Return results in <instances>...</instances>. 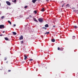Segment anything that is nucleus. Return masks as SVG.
Returning a JSON list of instances; mask_svg holds the SVG:
<instances>
[{
	"label": "nucleus",
	"mask_w": 78,
	"mask_h": 78,
	"mask_svg": "<svg viewBox=\"0 0 78 78\" xmlns=\"http://www.w3.org/2000/svg\"><path fill=\"white\" fill-rule=\"evenodd\" d=\"M38 20L39 22H41V23H42V22H43V19H42V18H40L38 19Z\"/></svg>",
	"instance_id": "f257e3e1"
},
{
	"label": "nucleus",
	"mask_w": 78,
	"mask_h": 78,
	"mask_svg": "<svg viewBox=\"0 0 78 78\" xmlns=\"http://www.w3.org/2000/svg\"><path fill=\"white\" fill-rule=\"evenodd\" d=\"M5 28V26L4 25H0V29H2V28Z\"/></svg>",
	"instance_id": "f03ea898"
},
{
	"label": "nucleus",
	"mask_w": 78,
	"mask_h": 78,
	"mask_svg": "<svg viewBox=\"0 0 78 78\" xmlns=\"http://www.w3.org/2000/svg\"><path fill=\"white\" fill-rule=\"evenodd\" d=\"M6 3L7 4V5L9 6H10L11 5V3L8 1H6Z\"/></svg>",
	"instance_id": "7ed1b4c3"
},
{
	"label": "nucleus",
	"mask_w": 78,
	"mask_h": 78,
	"mask_svg": "<svg viewBox=\"0 0 78 78\" xmlns=\"http://www.w3.org/2000/svg\"><path fill=\"white\" fill-rule=\"evenodd\" d=\"M23 39V36L21 35V37H20V40H22Z\"/></svg>",
	"instance_id": "20e7f679"
},
{
	"label": "nucleus",
	"mask_w": 78,
	"mask_h": 78,
	"mask_svg": "<svg viewBox=\"0 0 78 78\" xmlns=\"http://www.w3.org/2000/svg\"><path fill=\"white\" fill-rule=\"evenodd\" d=\"M27 59V56H26V55H24V60H26Z\"/></svg>",
	"instance_id": "39448f33"
},
{
	"label": "nucleus",
	"mask_w": 78,
	"mask_h": 78,
	"mask_svg": "<svg viewBox=\"0 0 78 78\" xmlns=\"http://www.w3.org/2000/svg\"><path fill=\"white\" fill-rule=\"evenodd\" d=\"M33 20H34V21H35V22H38V21L37 20H36V18H33Z\"/></svg>",
	"instance_id": "423d86ee"
},
{
	"label": "nucleus",
	"mask_w": 78,
	"mask_h": 78,
	"mask_svg": "<svg viewBox=\"0 0 78 78\" xmlns=\"http://www.w3.org/2000/svg\"><path fill=\"white\" fill-rule=\"evenodd\" d=\"M51 41L52 42H55V40L54 39H52Z\"/></svg>",
	"instance_id": "0eeeda50"
},
{
	"label": "nucleus",
	"mask_w": 78,
	"mask_h": 78,
	"mask_svg": "<svg viewBox=\"0 0 78 78\" xmlns=\"http://www.w3.org/2000/svg\"><path fill=\"white\" fill-rule=\"evenodd\" d=\"M41 11L42 12H44V11H45V9L44 8H42L41 9Z\"/></svg>",
	"instance_id": "6e6552de"
},
{
	"label": "nucleus",
	"mask_w": 78,
	"mask_h": 78,
	"mask_svg": "<svg viewBox=\"0 0 78 78\" xmlns=\"http://www.w3.org/2000/svg\"><path fill=\"white\" fill-rule=\"evenodd\" d=\"M5 40H6V41H8L9 40V38H8L7 37H6L5 38Z\"/></svg>",
	"instance_id": "1a4fd4ad"
},
{
	"label": "nucleus",
	"mask_w": 78,
	"mask_h": 78,
	"mask_svg": "<svg viewBox=\"0 0 78 78\" xmlns=\"http://www.w3.org/2000/svg\"><path fill=\"white\" fill-rule=\"evenodd\" d=\"M12 33L14 35H16L17 34V33H16V32H13Z\"/></svg>",
	"instance_id": "9d476101"
},
{
	"label": "nucleus",
	"mask_w": 78,
	"mask_h": 78,
	"mask_svg": "<svg viewBox=\"0 0 78 78\" xmlns=\"http://www.w3.org/2000/svg\"><path fill=\"white\" fill-rule=\"evenodd\" d=\"M37 0H32V2L33 3H36V1Z\"/></svg>",
	"instance_id": "9b49d317"
},
{
	"label": "nucleus",
	"mask_w": 78,
	"mask_h": 78,
	"mask_svg": "<svg viewBox=\"0 0 78 78\" xmlns=\"http://www.w3.org/2000/svg\"><path fill=\"white\" fill-rule=\"evenodd\" d=\"M50 34V32H46L44 34Z\"/></svg>",
	"instance_id": "f8f14e48"
},
{
	"label": "nucleus",
	"mask_w": 78,
	"mask_h": 78,
	"mask_svg": "<svg viewBox=\"0 0 78 78\" xmlns=\"http://www.w3.org/2000/svg\"><path fill=\"white\" fill-rule=\"evenodd\" d=\"M8 22L9 23L10 25H11L12 24L11 22L9 20L8 21Z\"/></svg>",
	"instance_id": "ddd939ff"
},
{
	"label": "nucleus",
	"mask_w": 78,
	"mask_h": 78,
	"mask_svg": "<svg viewBox=\"0 0 78 78\" xmlns=\"http://www.w3.org/2000/svg\"><path fill=\"white\" fill-rule=\"evenodd\" d=\"M45 27H48V24H46L45 25Z\"/></svg>",
	"instance_id": "4468645a"
},
{
	"label": "nucleus",
	"mask_w": 78,
	"mask_h": 78,
	"mask_svg": "<svg viewBox=\"0 0 78 78\" xmlns=\"http://www.w3.org/2000/svg\"><path fill=\"white\" fill-rule=\"evenodd\" d=\"M60 51H62L63 50V48H61L60 49Z\"/></svg>",
	"instance_id": "2eb2a0df"
},
{
	"label": "nucleus",
	"mask_w": 78,
	"mask_h": 78,
	"mask_svg": "<svg viewBox=\"0 0 78 78\" xmlns=\"http://www.w3.org/2000/svg\"><path fill=\"white\" fill-rule=\"evenodd\" d=\"M34 13H35V14H37V12L36 10L34 11Z\"/></svg>",
	"instance_id": "dca6fc26"
},
{
	"label": "nucleus",
	"mask_w": 78,
	"mask_h": 78,
	"mask_svg": "<svg viewBox=\"0 0 78 78\" xmlns=\"http://www.w3.org/2000/svg\"><path fill=\"white\" fill-rule=\"evenodd\" d=\"M75 39V37L74 36L73 37V39Z\"/></svg>",
	"instance_id": "f3484780"
},
{
	"label": "nucleus",
	"mask_w": 78,
	"mask_h": 78,
	"mask_svg": "<svg viewBox=\"0 0 78 78\" xmlns=\"http://www.w3.org/2000/svg\"><path fill=\"white\" fill-rule=\"evenodd\" d=\"M7 59V58L6 57H5L4 58V61H6Z\"/></svg>",
	"instance_id": "a211bd4d"
},
{
	"label": "nucleus",
	"mask_w": 78,
	"mask_h": 78,
	"mask_svg": "<svg viewBox=\"0 0 78 78\" xmlns=\"http://www.w3.org/2000/svg\"><path fill=\"white\" fill-rule=\"evenodd\" d=\"M30 61H33V59H30L29 60Z\"/></svg>",
	"instance_id": "6ab92c4d"
},
{
	"label": "nucleus",
	"mask_w": 78,
	"mask_h": 78,
	"mask_svg": "<svg viewBox=\"0 0 78 78\" xmlns=\"http://www.w3.org/2000/svg\"><path fill=\"white\" fill-rule=\"evenodd\" d=\"M27 7H28V6H25L24 7V8L26 9V8H27Z\"/></svg>",
	"instance_id": "aec40b11"
},
{
	"label": "nucleus",
	"mask_w": 78,
	"mask_h": 78,
	"mask_svg": "<svg viewBox=\"0 0 78 78\" xmlns=\"http://www.w3.org/2000/svg\"><path fill=\"white\" fill-rule=\"evenodd\" d=\"M4 17H5V16H2L1 17V19H4Z\"/></svg>",
	"instance_id": "412c9836"
},
{
	"label": "nucleus",
	"mask_w": 78,
	"mask_h": 78,
	"mask_svg": "<svg viewBox=\"0 0 78 78\" xmlns=\"http://www.w3.org/2000/svg\"><path fill=\"white\" fill-rule=\"evenodd\" d=\"M74 28H77V27L76 26H75L74 27Z\"/></svg>",
	"instance_id": "4be33fe9"
},
{
	"label": "nucleus",
	"mask_w": 78,
	"mask_h": 78,
	"mask_svg": "<svg viewBox=\"0 0 78 78\" xmlns=\"http://www.w3.org/2000/svg\"><path fill=\"white\" fill-rule=\"evenodd\" d=\"M21 43L22 44H23V41H21Z\"/></svg>",
	"instance_id": "5701e85b"
},
{
	"label": "nucleus",
	"mask_w": 78,
	"mask_h": 78,
	"mask_svg": "<svg viewBox=\"0 0 78 78\" xmlns=\"http://www.w3.org/2000/svg\"><path fill=\"white\" fill-rule=\"evenodd\" d=\"M60 48L59 47H58V50H60Z\"/></svg>",
	"instance_id": "b1692460"
},
{
	"label": "nucleus",
	"mask_w": 78,
	"mask_h": 78,
	"mask_svg": "<svg viewBox=\"0 0 78 78\" xmlns=\"http://www.w3.org/2000/svg\"><path fill=\"white\" fill-rule=\"evenodd\" d=\"M13 2H16V0H15L14 1H13Z\"/></svg>",
	"instance_id": "393cba45"
},
{
	"label": "nucleus",
	"mask_w": 78,
	"mask_h": 78,
	"mask_svg": "<svg viewBox=\"0 0 78 78\" xmlns=\"http://www.w3.org/2000/svg\"><path fill=\"white\" fill-rule=\"evenodd\" d=\"M29 17H32V16H31V15H30Z\"/></svg>",
	"instance_id": "a878e982"
},
{
	"label": "nucleus",
	"mask_w": 78,
	"mask_h": 78,
	"mask_svg": "<svg viewBox=\"0 0 78 78\" xmlns=\"http://www.w3.org/2000/svg\"><path fill=\"white\" fill-rule=\"evenodd\" d=\"M13 26H14V27H16V24H14V25H13Z\"/></svg>",
	"instance_id": "bb28decb"
},
{
	"label": "nucleus",
	"mask_w": 78,
	"mask_h": 78,
	"mask_svg": "<svg viewBox=\"0 0 78 78\" xmlns=\"http://www.w3.org/2000/svg\"><path fill=\"white\" fill-rule=\"evenodd\" d=\"M8 71L9 72H11V70H9Z\"/></svg>",
	"instance_id": "cd10ccee"
},
{
	"label": "nucleus",
	"mask_w": 78,
	"mask_h": 78,
	"mask_svg": "<svg viewBox=\"0 0 78 78\" xmlns=\"http://www.w3.org/2000/svg\"><path fill=\"white\" fill-rule=\"evenodd\" d=\"M69 6V4H67L66 5V6Z\"/></svg>",
	"instance_id": "c85d7f7f"
},
{
	"label": "nucleus",
	"mask_w": 78,
	"mask_h": 78,
	"mask_svg": "<svg viewBox=\"0 0 78 78\" xmlns=\"http://www.w3.org/2000/svg\"><path fill=\"white\" fill-rule=\"evenodd\" d=\"M3 36V34L0 35V36Z\"/></svg>",
	"instance_id": "c756f323"
},
{
	"label": "nucleus",
	"mask_w": 78,
	"mask_h": 78,
	"mask_svg": "<svg viewBox=\"0 0 78 78\" xmlns=\"http://www.w3.org/2000/svg\"><path fill=\"white\" fill-rule=\"evenodd\" d=\"M64 4H63L62 5V7H63V6H64Z\"/></svg>",
	"instance_id": "7c9ffc66"
},
{
	"label": "nucleus",
	"mask_w": 78,
	"mask_h": 78,
	"mask_svg": "<svg viewBox=\"0 0 78 78\" xmlns=\"http://www.w3.org/2000/svg\"><path fill=\"white\" fill-rule=\"evenodd\" d=\"M5 31H3V33H5Z\"/></svg>",
	"instance_id": "2f4dec72"
},
{
	"label": "nucleus",
	"mask_w": 78,
	"mask_h": 78,
	"mask_svg": "<svg viewBox=\"0 0 78 78\" xmlns=\"http://www.w3.org/2000/svg\"><path fill=\"white\" fill-rule=\"evenodd\" d=\"M38 2H40V1H41V0H38Z\"/></svg>",
	"instance_id": "473e14b6"
},
{
	"label": "nucleus",
	"mask_w": 78,
	"mask_h": 78,
	"mask_svg": "<svg viewBox=\"0 0 78 78\" xmlns=\"http://www.w3.org/2000/svg\"><path fill=\"white\" fill-rule=\"evenodd\" d=\"M49 0H46V1L47 2H48V1H49Z\"/></svg>",
	"instance_id": "72a5a7b5"
},
{
	"label": "nucleus",
	"mask_w": 78,
	"mask_h": 78,
	"mask_svg": "<svg viewBox=\"0 0 78 78\" xmlns=\"http://www.w3.org/2000/svg\"><path fill=\"white\" fill-rule=\"evenodd\" d=\"M53 27H55V26H53Z\"/></svg>",
	"instance_id": "f704fd0d"
},
{
	"label": "nucleus",
	"mask_w": 78,
	"mask_h": 78,
	"mask_svg": "<svg viewBox=\"0 0 78 78\" xmlns=\"http://www.w3.org/2000/svg\"><path fill=\"white\" fill-rule=\"evenodd\" d=\"M22 63H24V62H22Z\"/></svg>",
	"instance_id": "c9c22d12"
},
{
	"label": "nucleus",
	"mask_w": 78,
	"mask_h": 78,
	"mask_svg": "<svg viewBox=\"0 0 78 78\" xmlns=\"http://www.w3.org/2000/svg\"><path fill=\"white\" fill-rule=\"evenodd\" d=\"M0 55H1V54H0Z\"/></svg>",
	"instance_id": "e433bc0d"
},
{
	"label": "nucleus",
	"mask_w": 78,
	"mask_h": 78,
	"mask_svg": "<svg viewBox=\"0 0 78 78\" xmlns=\"http://www.w3.org/2000/svg\"><path fill=\"white\" fill-rule=\"evenodd\" d=\"M8 62V61H7V62H6V63H7V62Z\"/></svg>",
	"instance_id": "4c0bfd02"
},
{
	"label": "nucleus",
	"mask_w": 78,
	"mask_h": 78,
	"mask_svg": "<svg viewBox=\"0 0 78 78\" xmlns=\"http://www.w3.org/2000/svg\"><path fill=\"white\" fill-rule=\"evenodd\" d=\"M45 29H46V28H44Z\"/></svg>",
	"instance_id": "58836bf2"
},
{
	"label": "nucleus",
	"mask_w": 78,
	"mask_h": 78,
	"mask_svg": "<svg viewBox=\"0 0 78 78\" xmlns=\"http://www.w3.org/2000/svg\"><path fill=\"white\" fill-rule=\"evenodd\" d=\"M1 4H0V5H1Z\"/></svg>",
	"instance_id": "ea45409f"
}]
</instances>
